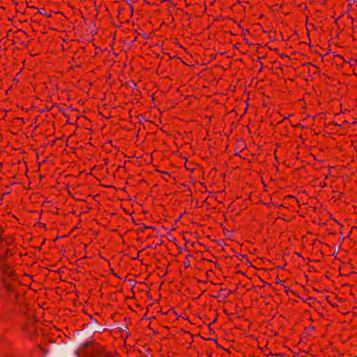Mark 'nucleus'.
<instances>
[{
    "label": "nucleus",
    "mask_w": 357,
    "mask_h": 357,
    "mask_svg": "<svg viewBox=\"0 0 357 357\" xmlns=\"http://www.w3.org/2000/svg\"><path fill=\"white\" fill-rule=\"evenodd\" d=\"M105 330V328H102L101 324L98 321H95L94 324H84L82 329L77 331V340L82 342L75 351V354L79 357H89L91 339L93 336V331H96L102 333Z\"/></svg>",
    "instance_id": "nucleus-1"
},
{
    "label": "nucleus",
    "mask_w": 357,
    "mask_h": 357,
    "mask_svg": "<svg viewBox=\"0 0 357 357\" xmlns=\"http://www.w3.org/2000/svg\"><path fill=\"white\" fill-rule=\"evenodd\" d=\"M0 275L2 282L3 288L8 292L14 291L10 281L17 280V274L12 266H9L4 262L0 261Z\"/></svg>",
    "instance_id": "nucleus-2"
},
{
    "label": "nucleus",
    "mask_w": 357,
    "mask_h": 357,
    "mask_svg": "<svg viewBox=\"0 0 357 357\" xmlns=\"http://www.w3.org/2000/svg\"><path fill=\"white\" fill-rule=\"evenodd\" d=\"M119 355L116 351H109L107 347L102 345L93 339H91V343L89 350V357H119Z\"/></svg>",
    "instance_id": "nucleus-3"
},
{
    "label": "nucleus",
    "mask_w": 357,
    "mask_h": 357,
    "mask_svg": "<svg viewBox=\"0 0 357 357\" xmlns=\"http://www.w3.org/2000/svg\"><path fill=\"white\" fill-rule=\"evenodd\" d=\"M22 331L29 339H34L39 335V328L37 321L34 320H28L22 326Z\"/></svg>",
    "instance_id": "nucleus-4"
},
{
    "label": "nucleus",
    "mask_w": 357,
    "mask_h": 357,
    "mask_svg": "<svg viewBox=\"0 0 357 357\" xmlns=\"http://www.w3.org/2000/svg\"><path fill=\"white\" fill-rule=\"evenodd\" d=\"M61 339L62 337L60 334L56 335L52 332L47 334H43V341L44 344L59 343V340Z\"/></svg>",
    "instance_id": "nucleus-5"
},
{
    "label": "nucleus",
    "mask_w": 357,
    "mask_h": 357,
    "mask_svg": "<svg viewBox=\"0 0 357 357\" xmlns=\"http://www.w3.org/2000/svg\"><path fill=\"white\" fill-rule=\"evenodd\" d=\"M145 229L153 230V232H151L148 234L149 237H157L159 235V231H156L155 228L153 226H147L145 224L142 223L137 228V232H144Z\"/></svg>",
    "instance_id": "nucleus-6"
},
{
    "label": "nucleus",
    "mask_w": 357,
    "mask_h": 357,
    "mask_svg": "<svg viewBox=\"0 0 357 357\" xmlns=\"http://www.w3.org/2000/svg\"><path fill=\"white\" fill-rule=\"evenodd\" d=\"M72 347H73V344L59 347L61 354L64 356V355L70 354Z\"/></svg>",
    "instance_id": "nucleus-7"
},
{
    "label": "nucleus",
    "mask_w": 357,
    "mask_h": 357,
    "mask_svg": "<svg viewBox=\"0 0 357 357\" xmlns=\"http://www.w3.org/2000/svg\"><path fill=\"white\" fill-rule=\"evenodd\" d=\"M13 253L9 248H7L5 252L1 256L0 260H1V262H3L6 261L8 258L13 256Z\"/></svg>",
    "instance_id": "nucleus-8"
},
{
    "label": "nucleus",
    "mask_w": 357,
    "mask_h": 357,
    "mask_svg": "<svg viewBox=\"0 0 357 357\" xmlns=\"http://www.w3.org/2000/svg\"><path fill=\"white\" fill-rule=\"evenodd\" d=\"M5 232L4 227L0 225V248H2L3 246V242L4 241V239L3 238V234Z\"/></svg>",
    "instance_id": "nucleus-9"
},
{
    "label": "nucleus",
    "mask_w": 357,
    "mask_h": 357,
    "mask_svg": "<svg viewBox=\"0 0 357 357\" xmlns=\"http://www.w3.org/2000/svg\"><path fill=\"white\" fill-rule=\"evenodd\" d=\"M284 199H287L288 200L290 199V201L296 202L297 203L298 202V200L293 195H288V196L285 197Z\"/></svg>",
    "instance_id": "nucleus-10"
},
{
    "label": "nucleus",
    "mask_w": 357,
    "mask_h": 357,
    "mask_svg": "<svg viewBox=\"0 0 357 357\" xmlns=\"http://www.w3.org/2000/svg\"><path fill=\"white\" fill-rule=\"evenodd\" d=\"M39 13H40V14H42V15H46L47 17H51V16H52V15H51V14H47V13H46V10H45V8H40V9L39 10Z\"/></svg>",
    "instance_id": "nucleus-11"
},
{
    "label": "nucleus",
    "mask_w": 357,
    "mask_h": 357,
    "mask_svg": "<svg viewBox=\"0 0 357 357\" xmlns=\"http://www.w3.org/2000/svg\"><path fill=\"white\" fill-rule=\"evenodd\" d=\"M38 348H39L42 351H43V354H44L45 355H46V354L49 352V351H48V350L45 349L42 347V345H41V344H38Z\"/></svg>",
    "instance_id": "nucleus-12"
},
{
    "label": "nucleus",
    "mask_w": 357,
    "mask_h": 357,
    "mask_svg": "<svg viewBox=\"0 0 357 357\" xmlns=\"http://www.w3.org/2000/svg\"><path fill=\"white\" fill-rule=\"evenodd\" d=\"M326 183L324 181H323V183H321V184H320V186H321V187H324V186H326Z\"/></svg>",
    "instance_id": "nucleus-13"
},
{
    "label": "nucleus",
    "mask_w": 357,
    "mask_h": 357,
    "mask_svg": "<svg viewBox=\"0 0 357 357\" xmlns=\"http://www.w3.org/2000/svg\"><path fill=\"white\" fill-rule=\"evenodd\" d=\"M277 283H278V284H283V283H284V281H282V280H280V281L277 282Z\"/></svg>",
    "instance_id": "nucleus-14"
},
{
    "label": "nucleus",
    "mask_w": 357,
    "mask_h": 357,
    "mask_svg": "<svg viewBox=\"0 0 357 357\" xmlns=\"http://www.w3.org/2000/svg\"><path fill=\"white\" fill-rule=\"evenodd\" d=\"M286 119V118H284V119H282V121H280V123H282L283 121H284V119Z\"/></svg>",
    "instance_id": "nucleus-15"
},
{
    "label": "nucleus",
    "mask_w": 357,
    "mask_h": 357,
    "mask_svg": "<svg viewBox=\"0 0 357 357\" xmlns=\"http://www.w3.org/2000/svg\"><path fill=\"white\" fill-rule=\"evenodd\" d=\"M56 332L59 333H60V331L59 330H56Z\"/></svg>",
    "instance_id": "nucleus-16"
}]
</instances>
